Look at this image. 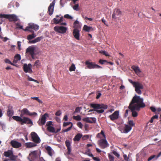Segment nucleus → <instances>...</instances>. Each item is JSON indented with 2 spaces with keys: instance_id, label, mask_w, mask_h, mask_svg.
I'll return each mask as SVG.
<instances>
[{
  "instance_id": "obj_35",
  "label": "nucleus",
  "mask_w": 161,
  "mask_h": 161,
  "mask_svg": "<svg viewBox=\"0 0 161 161\" xmlns=\"http://www.w3.org/2000/svg\"><path fill=\"white\" fill-rule=\"evenodd\" d=\"M46 150L47 151L48 154L52 156V149L51 147L49 146H47L45 147Z\"/></svg>"
},
{
  "instance_id": "obj_34",
  "label": "nucleus",
  "mask_w": 161,
  "mask_h": 161,
  "mask_svg": "<svg viewBox=\"0 0 161 161\" xmlns=\"http://www.w3.org/2000/svg\"><path fill=\"white\" fill-rule=\"evenodd\" d=\"M132 129L131 126L128 125H126L125 127L124 130L125 132L127 133L129 132Z\"/></svg>"
},
{
  "instance_id": "obj_54",
  "label": "nucleus",
  "mask_w": 161,
  "mask_h": 161,
  "mask_svg": "<svg viewBox=\"0 0 161 161\" xmlns=\"http://www.w3.org/2000/svg\"><path fill=\"white\" fill-rule=\"evenodd\" d=\"M77 126L80 128H82L83 125L82 123L80 122H78L77 124Z\"/></svg>"
},
{
  "instance_id": "obj_25",
  "label": "nucleus",
  "mask_w": 161,
  "mask_h": 161,
  "mask_svg": "<svg viewBox=\"0 0 161 161\" xmlns=\"http://www.w3.org/2000/svg\"><path fill=\"white\" fill-rule=\"evenodd\" d=\"M36 144L31 142H27L25 144V146L27 148H30L36 146Z\"/></svg>"
},
{
  "instance_id": "obj_40",
  "label": "nucleus",
  "mask_w": 161,
  "mask_h": 161,
  "mask_svg": "<svg viewBox=\"0 0 161 161\" xmlns=\"http://www.w3.org/2000/svg\"><path fill=\"white\" fill-rule=\"evenodd\" d=\"M72 118L74 119L77 121H80L81 119V117L80 115H78L76 116H73Z\"/></svg>"
},
{
  "instance_id": "obj_9",
  "label": "nucleus",
  "mask_w": 161,
  "mask_h": 161,
  "mask_svg": "<svg viewBox=\"0 0 161 161\" xmlns=\"http://www.w3.org/2000/svg\"><path fill=\"white\" fill-rule=\"evenodd\" d=\"M98 144L102 149H104L108 146L107 141L105 139H101L98 141Z\"/></svg>"
},
{
  "instance_id": "obj_17",
  "label": "nucleus",
  "mask_w": 161,
  "mask_h": 161,
  "mask_svg": "<svg viewBox=\"0 0 161 161\" xmlns=\"http://www.w3.org/2000/svg\"><path fill=\"white\" fill-rule=\"evenodd\" d=\"M80 31L78 29H74L73 30V34L74 37L77 40H80Z\"/></svg>"
},
{
  "instance_id": "obj_55",
  "label": "nucleus",
  "mask_w": 161,
  "mask_h": 161,
  "mask_svg": "<svg viewBox=\"0 0 161 161\" xmlns=\"http://www.w3.org/2000/svg\"><path fill=\"white\" fill-rule=\"evenodd\" d=\"M71 123H72L71 122H64L63 123V125L65 127L69 124H71Z\"/></svg>"
},
{
  "instance_id": "obj_2",
  "label": "nucleus",
  "mask_w": 161,
  "mask_h": 161,
  "mask_svg": "<svg viewBox=\"0 0 161 161\" xmlns=\"http://www.w3.org/2000/svg\"><path fill=\"white\" fill-rule=\"evenodd\" d=\"M40 52L39 49L36 46H32L29 47L26 49L25 54L30 55L32 59H34L36 58L35 55L38 54Z\"/></svg>"
},
{
  "instance_id": "obj_18",
  "label": "nucleus",
  "mask_w": 161,
  "mask_h": 161,
  "mask_svg": "<svg viewBox=\"0 0 161 161\" xmlns=\"http://www.w3.org/2000/svg\"><path fill=\"white\" fill-rule=\"evenodd\" d=\"M54 4L55 2L53 1L50 3L48 8L47 13L50 15H52L53 13Z\"/></svg>"
},
{
  "instance_id": "obj_44",
  "label": "nucleus",
  "mask_w": 161,
  "mask_h": 161,
  "mask_svg": "<svg viewBox=\"0 0 161 161\" xmlns=\"http://www.w3.org/2000/svg\"><path fill=\"white\" fill-rule=\"evenodd\" d=\"M99 53H102L104 55H105L106 56H109V55L108 54V52H106L105 51H101L99 52Z\"/></svg>"
},
{
  "instance_id": "obj_29",
  "label": "nucleus",
  "mask_w": 161,
  "mask_h": 161,
  "mask_svg": "<svg viewBox=\"0 0 161 161\" xmlns=\"http://www.w3.org/2000/svg\"><path fill=\"white\" fill-rule=\"evenodd\" d=\"M13 151L10 150H8L7 151L4 152L3 154L6 157H9L13 154Z\"/></svg>"
},
{
  "instance_id": "obj_19",
  "label": "nucleus",
  "mask_w": 161,
  "mask_h": 161,
  "mask_svg": "<svg viewBox=\"0 0 161 161\" xmlns=\"http://www.w3.org/2000/svg\"><path fill=\"white\" fill-rule=\"evenodd\" d=\"M83 120L87 123H95L96 121V118L94 117H92L89 118V117H86V118H83Z\"/></svg>"
},
{
  "instance_id": "obj_4",
  "label": "nucleus",
  "mask_w": 161,
  "mask_h": 161,
  "mask_svg": "<svg viewBox=\"0 0 161 161\" xmlns=\"http://www.w3.org/2000/svg\"><path fill=\"white\" fill-rule=\"evenodd\" d=\"M39 25L34 24V23L29 24L26 27L25 29H24V31H28L29 32L31 31H37L39 29Z\"/></svg>"
},
{
  "instance_id": "obj_30",
  "label": "nucleus",
  "mask_w": 161,
  "mask_h": 161,
  "mask_svg": "<svg viewBox=\"0 0 161 161\" xmlns=\"http://www.w3.org/2000/svg\"><path fill=\"white\" fill-rule=\"evenodd\" d=\"M83 30L85 31L89 32L90 31L93 30V29L92 27L86 25H85L83 27Z\"/></svg>"
},
{
  "instance_id": "obj_10",
  "label": "nucleus",
  "mask_w": 161,
  "mask_h": 161,
  "mask_svg": "<svg viewBox=\"0 0 161 161\" xmlns=\"http://www.w3.org/2000/svg\"><path fill=\"white\" fill-rule=\"evenodd\" d=\"M134 87H135V91L138 94H141L142 93L141 89L143 88V86L142 84L137 82Z\"/></svg>"
},
{
  "instance_id": "obj_16",
  "label": "nucleus",
  "mask_w": 161,
  "mask_h": 161,
  "mask_svg": "<svg viewBox=\"0 0 161 161\" xmlns=\"http://www.w3.org/2000/svg\"><path fill=\"white\" fill-rule=\"evenodd\" d=\"M119 111H115L112 114L109 116V118L112 121L117 119L119 118Z\"/></svg>"
},
{
  "instance_id": "obj_56",
  "label": "nucleus",
  "mask_w": 161,
  "mask_h": 161,
  "mask_svg": "<svg viewBox=\"0 0 161 161\" xmlns=\"http://www.w3.org/2000/svg\"><path fill=\"white\" fill-rule=\"evenodd\" d=\"M128 123L129 125L131 126L132 127L134 125V124L133 123V122L132 120H129L128 122Z\"/></svg>"
},
{
  "instance_id": "obj_32",
  "label": "nucleus",
  "mask_w": 161,
  "mask_h": 161,
  "mask_svg": "<svg viewBox=\"0 0 161 161\" xmlns=\"http://www.w3.org/2000/svg\"><path fill=\"white\" fill-rule=\"evenodd\" d=\"M82 135L80 133H78L76 135L74 138L73 139L74 141H79L81 137H82Z\"/></svg>"
},
{
  "instance_id": "obj_7",
  "label": "nucleus",
  "mask_w": 161,
  "mask_h": 161,
  "mask_svg": "<svg viewBox=\"0 0 161 161\" xmlns=\"http://www.w3.org/2000/svg\"><path fill=\"white\" fill-rule=\"evenodd\" d=\"M67 29L66 27L63 26H55L54 27V30L55 31L61 34L66 33Z\"/></svg>"
},
{
  "instance_id": "obj_48",
  "label": "nucleus",
  "mask_w": 161,
  "mask_h": 161,
  "mask_svg": "<svg viewBox=\"0 0 161 161\" xmlns=\"http://www.w3.org/2000/svg\"><path fill=\"white\" fill-rule=\"evenodd\" d=\"M64 18H65L68 19H73V18L70 15H69L68 14H65L64 16Z\"/></svg>"
},
{
  "instance_id": "obj_8",
  "label": "nucleus",
  "mask_w": 161,
  "mask_h": 161,
  "mask_svg": "<svg viewBox=\"0 0 161 161\" xmlns=\"http://www.w3.org/2000/svg\"><path fill=\"white\" fill-rule=\"evenodd\" d=\"M32 141L36 144L40 142L41 140L37 134L35 132H32L31 134Z\"/></svg>"
},
{
  "instance_id": "obj_22",
  "label": "nucleus",
  "mask_w": 161,
  "mask_h": 161,
  "mask_svg": "<svg viewBox=\"0 0 161 161\" xmlns=\"http://www.w3.org/2000/svg\"><path fill=\"white\" fill-rule=\"evenodd\" d=\"M131 68L134 70L136 74L138 76H141V71L138 66L133 65L131 66Z\"/></svg>"
},
{
  "instance_id": "obj_47",
  "label": "nucleus",
  "mask_w": 161,
  "mask_h": 161,
  "mask_svg": "<svg viewBox=\"0 0 161 161\" xmlns=\"http://www.w3.org/2000/svg\"><path fill=\"white\" fill-rule=\"evenodd\" d=\"M15 58L16 61L20 60L21 59V57L19 54H17L15 56Z\"/></svg>"
},
{
  "instance_id": "obj_60",
  "label": "nucleus",
  "mask_w": 161,
  "mask_h": 161,
  "mask_svg": "<svg viewBox=\"0 0 161 161\" xmlns=\"http://www.w3.org/2000/svg\"><path fill=\"white\" fill-rule=\"evenodd\" d=\"M52 122L51 121L48 122L46 124V126L48 127V126H51L52 125Z\"/></svg>"
},
{
  "instance_id": "obj_24",
  "label": "nucleus",
  "mask_w": 161,
  "mask_h": 161,
  "mask_svg": "<svg viewBox=\"0 0 161 161\" xmlns=\"http://www.w3.org/2000/svg\"><path fill=\"white\" fill-rule=\"evenodd\" d=\"M161 155V151L157 155H152L147 160L149 161L152 159H153L154 160H157L158 157Z\"/></svg>"
},
{
  "instance_id": "obj_43",
  "label": "nucleus",
  "mask_w": 161,
  "mask_h": 161,
  "mask_svg": "<svg viewBox=\"0 0 161 161\" xmlns=\"http://www.w3.org/2000/svg\"><path fill=\"white\" fill-rule=\"evenodd\" d=\"M107 61L105 60L100 59L99 61V63L101 64H103L105 63H107Z\"/></svg>"
},
{
  "instance_id": "obj_42",
  "label": "nucleus",
  "mask_w": 161,
  "mask_h": 161,
  "mask_svg": "<svg viewBox=\"0 0 161 161\" xmlns=\"http://www.w3.org/2000/svg\"><path fill=\"white\" fill-rule=\"evenodd\" d=\"M53 23L55 24H57L60 23L59 19L56 18H54L53 19Z\"/></svg>"
},
{
  "instance_id": "obj_13",
  "label": "nucleus",
  "mask_w": 161,
  "mask_h": 161,
  "mask_svg": "<svg viewBox=\"0 0 161 161\" xmlns=\"http://www.w3.org/2000/svg\"><path fill=\"white\" fill-rule=\"evenodd\" d=\"M31 67L32 65L31 64H25L23 66L24 71L25 73H31L32 72Z\"/></svg>"
},
{
  "instance_id": "obj_58",
  "label": "nucleus",
  "mask_w": 161,
  "mask_h": 161,
  "mask_svg": "<svg viewBox=\"0 0 161 161\" xmlns=\"http://www.w3.org/2000/svg\"><path fill=\"white\" fill-rule=\"evenodd\" d=\"M80 108L79 107H77L75 108V109L74 112V114H75V113H78L79 112H80Z\"/></svg>"
},
{
  "instance_id": "obj_52",
  "label": "nucleus",
  "mask_w": 161,
  "mask_h": 161,
  "mask_svg": "<svg viewBox=\"0 0 161 161\" xmlns=\"http://www.w3.org/2000/svg\"><path fill=\"white\" fill-rule=\"evenodd\" d=\"M113 153L117 158H119L120 156L119 154L116 151L113 150L112 151Z\"/></svg>"
},
{
  "instance_id": "obj_26",
  "label": "nucleus",
  "mask_w": 161,
  "mask_h": 161,
  "mask_svg": "<svg viewBox=\"0 0 161 161\" xmlns=\"http://www.w3.org/2000/svg\"><path fill=\"white\" fill-rule=\"evenodd\" d=\"M14 114V111L11 107H9L8 108L7 111V115L9 117H11Z\"/></svg>"
},
{
  "instance_id": "obj_6",
  "label": "nucleus",
  "mask_w": 161,
  "mask_h": 161,
  "mask_svg": "<svg viewBox=\"0 0 161 161\" xmlns=\"http://www.w3.org/2000/svg\"><path fill=\"white\" fill-rule=\"evenodd\" d=\"M85 64L87 65V67L88 69L102 68V67L96 64L95 63L90 62L88 60L86 61Z\"/></svg>"
},
{
  "instance_id": "obj_64",
  "label": "nucleus",
  "mask_w": 161,
  "mask_h": 161,
  "mask_svg": "<svg viewBox=\"0 0 161 161\" xmlns=\"http://www.w3.org/2000/svg\"><path fill=\"white\" fill-rule=\"evenodd\" d=\"M61 114V111L60 110H58L56 113L55 115L56 116H60Z\"/></svg>"
},
{
  "instance_id": "obj_57",
  "label": "nucleus",
  "mask_w": 161,
  "mask_h": 161,
  "mask_svg": "<svg viewBox=\"0 0 161 161\" xmlns=\"http://www.w3.org/2000/svg\"><path fill=\"white\" fill-rule=\"evenodd\" d=\"M123 157L125 160V161H128L129 159V157H128L126 155L124 154L123 155Z\"/></svg>"
},
{
  "instance_id": "obj_39",
  "label": "nucleus",
  "mask_w": 161,
  "mask_h": 161,
  "mask_svg": "<svg viewBox=\"0 0 161 161\" xmlns=\"http://www.w3.org/2000/svg\"><path fill=\"white\" fill-rule=\"evenodd\" d=\"M13 119L15 120L16 121L18 122H20L21 123L22 120V118L19 116H14L12 117Z\"/></svg>"
},
{
  "instance_id": "obj_63",
  "label": "nucleus",
  "mask_w": 161,
  "mask_h": 161,
  "mask_svg": "<svg viewBox=\"0 0 161 161\" xmlns=\"http://www.w3.org/2000/svg\"><path fill=\"white\" fill-rule=\"evenodd\" d=\"M89 138V136L88 135H86L83 136L82 137V139L84 140H86Z\"/></svg>"
},
{
  "instance_id": "obj_33",
  "label": "nucleus",
  "mask_w": 161,
  "mask_h": 161,
  "mask_svg": "<svg viewBox=\"0 0 161 161\" xmlns=\"http://www.w3.org/2000/svg\"><path fill=\"white\" fill-rule=\"evenodd\" d=\"M73 28L74 29H78V30L80 28V26L79 24V22L76 20L73 24Z\"/></svg>"
},
{
  "instance_id": "obj_50",
  "label": "nucleus",
  "mask_w": 161,
  "mask_h": 161,
  "mask_svg": "<svg viewBox=\"0 0 161 161\" xmlns=\"http://www.w3.org/2000/svg\"><path fill=\"white\" fill-rule=\"evenodd\" d=\"M72 126H73V124L71 123V125L67 129H65V130H63V132H68V131H69L70 130H71V129L72 127Z\"/></svg>"
},
{
  "instance_id": "obj_1",
  "label": "nucleus",
  "mask_w": 161,
  "mask_h": 161,
  "mask_svg": "<svg viewBox=\"0 0 161 161\" xmlns=\"http://www.w3.org/2000/svg\"><path fill=\"white\" fill-rule=\"evenodd\" d=\"M143 101H131L128 108L132 112V117H135L138 116V113L141 108L145 107V104Z\"/></svg>"
},
{
  "instance_id": "obj_59",
  "label": "nucleus",
  "mask_w": 161,
  "mask_h": 161,
  "mask_svg": "<svg viewBox=\"0 0 161 161\" xmlns=\"http://www.w3.org/2000/svg\"><path fill=\"white\" fill-rule=\"evenodd\" d=\"M130 109H127L126 110L125 113V117H126L128 116V113L130 111Z\"/></svg>"
},
{
  "instance_id": "obj_45",
  "label": "nucleus",
  "mask_w": 161,
  "mask_h": 161,
  "mask_svg": "<svg viewBox=\"0 0 161 161\" xmlns=\"http://www.w3.org/2000/svg\"><path fill=\"white\" fill-rule=\"evenodd\" d=\"M109 159L110 161H114V157L109 154H108Z\"/></svg>"
},
{
  "instance_id": "obj_11",
  "label": "nucleus",
  "mask_w": 161,
  "mask_h": 161,
  "mask_svg": "<svg viewBox=\"0 0 161 161\" xmlns=\"http://www.w3.org/2000/svg\"><path fill=\"white\" fill-rule=\"evenodd\" d=\"M48 117V114L47 113H45L44 115H42L41 118H40L39 121H38V123L39 125H44L46 122V117Z\"/></svg>"
},
{
  "instance_id": "obj_12",
  "label": "nucleus",
  "mask_w": 161,
  "mask_h": 161,
  "mask_svg": "<svg viewBox=\"0 0 161 161\" xmlns=\"http://www.w3.org/2000/svg\"><path fill=\"white\" fill-rule=\"evenodd\" d=\"M28 115L30 116L35 115L36 116L37 115V113L35 112H33V113H31L27 108H24L21 110L20 116H22V115Z\"/></svg>"
},
{
  "instance_id": "obj_36",
  "label": "nucleus",
  "mask_w": 161,
  "mask_h": 161,
  "mask_svg": "<svg viewBox=\"0 0 161 161\" xmlns=\"http://www.w3.org/2000/svg\"><path fill=\"white\" fill-rule=\"evenodd\" d=\"M17 156H15L14 155L13 153V155H12L8 158L9 161H16V159L17 158Z\"/></svg>"
},
{
  "instance_id": "obj_51",
  "label": "nucleus",
  "mask_w": 161,
  "mask_h": 161,
  "mask_svg": "<svg viewBox=\"0 0 161 161\" xmlns=\"http://www.w3.org/2000/svg\"><path fill=\"white\" fill-rule=\"evenodd\" d=\"M4 62L5 63L8 64H10L12 65H14V64L12 63L9 59L6 58L4 60Z\"/></svg>"
},
{
  "instance_id": "obj_41",
  "label": "nucleus",
  "mask_w": 161,
  "mask_h": 161,
  "mask_svg": "<svg viewBox=\"0 0 161 161\" xmlns=\"http://www.w3.org/2000/svg\"><path fill=\"white\" fill-rule=\"evenodd\" d=\"M75 67L74 64H72L69 68V70L70 71H75Z\"/></svg>"
},
{
  "instance_id": "obj_37",
  "label": "nucleus",
  "mask_w": 161,
  "mask_h": 161,
  "mask_svg": "<svg viewBox=\"0 0 161 161\" xmlns=\"http://www.w3.org/2000/svg\"><path fill=\"white\" fill-rule=\"evenodd\" d=\"M103 136V137L105 138H106L105 135L104 134V132L103 130H102L100 133H98L97 135V137L99 138H101L102 137V136Z\"/></svg>"
},
{
  "instance_id": "obj_46",
  "label": "nucleus",
  "mask_w": 161,
  "mask_h": 161,
  "mask_svg": "<svg viewBox=\"0 0 161 161\" xmlns=\"http://www.w3.org/2000/svg\"><path fill=\"white\" fill-rule=\"evenodd\" d=\"M28 80L30 81H34L37 83H38L39 82L38 81L36 80H34L33 79H32V78L29 77V76H28Z\"/></svg>"
},
{
  "instance_id": "obj_5",
  "label": "nucleus",
  "mask_w": 161,
  "mask_h": 161,
  "mask_svg": "<svg viewBox=\"0 0 161 161\" xmlns=\"http://www.w3.org/2000/svg\"><path fill=\"white\" fill-rule=\"evenodd\" d=\"M0 18H4L8 19L10 21H16L18 20L17 17L14 14H0Z\"/></svg>"
},
{
  "instance_id": "obj_53",
  "label": "nucleus",
  "mask_w": 161,
  "mask_h": 161,
  "mask_svg": "<svg viewBox=\"0 0 161 161\" xmlns=\"http://www.w3.org/2000/svg\"><path fill=\"white\" fill-rule=\"evenodd\" d=\"M16 28L23 29V26L22 25H21L19 23H16Z\"/></svg>"
},
{
  "instance_id": "obj_28",
  "label": "nucleus",
  "mask_w": 161,
  "mask_h": 161,
  "mask_svg": "<svg viewBox=\"0 0 161 161\" xmlns=\"http://www.w3.org/2000/svg\"><path fill=\"white\" fill-rule=\"evenodd\" d=\"M66 146L68 149V153L69 154L71 152L70 143L69 141L66 140L65 142Z\"/></svg>"
},
{
  "instance_id": "obj_38",
  "label": "nucleus",
  "mask_w": 161,
  "mask_h": 161,
  "mask_svg": "<svg viewBox=\"0 0 161 161\" xmlns=\"http://www.w3.org/2000/svg\"><path fill=\"white\" fill-rule=\"evenodd\" d=\"M143 99L136 95L133 97L131 101H143Z\"/></svg>"
},
{
  "instance_id": "obj_62",
  "label": "nucleus",
  "mask_w": 161,
  "mask_h": 161,
  "mask_svg": "<svg viewBox=\"0 0 161 161\" xmlns=\"http://www.w3.org/2000/svg\"><path fill=\"white\" fill-rule=\"evenodd\" d=\"M129 82L132 84L133 86L135 85V84H136L137 82H134L133 81L131 80L130 79H129Z\"/></svg>"
},
{
  "instance_id": "obj_31",
  "label": "nucleus",
  "mask_w": 161,
  "mask_h": 161,
  "mask_svg": "<svg viewBox=\"0 0 161 161\" xmlns=\"http://www.w3.org/2000/svg\"><path fill=\"white\" fill-rule=\"evenodd\" d=\"M32 33V34L29 35L27 36V39L30 40L34 38L36 36V35L35 34L34 31H31L30 32Z\"/></svg>"
},
{
  "instance_id": "obj_61",
  "label": "nucleus",
  "mask_w": 161,
  "mask_h": 161,
  "mask_svg": "<svg viewBox=\"0 0 161 161\" xmlns=\"http://www.w3.org/2000/svg\"><path fill=\"white\" fill-rule=\"evenodd\" d=\"M93 159L96 161H100V159L98 157H93Z\"/></svg>"
},
{
  "instance_id": "obj_15",
  "label": "nucleus",
  "mask_w": 161,
  "mask_h": 161,
  "mask_svg": "<svg viewBox=\"0 0 161 161\" xmlns=\"http://www.w3.org/2000/svg\"><path fill=\"white\" fill-rule=\"evenodd\" d=\"M47 130L49 132L57 133L59 132L61 130L60 127L57 129H55L54 127L52 126H48L47 128Z\"/></svg>"
},
{
  "instance_id": "obj_49",
  "label": "nucleus",
  "mask_w": 161,
  "mask_h": 161,
  "mask_svg": "<svg viewBox=\"0 0 161 161\" xmlns=\"http://www.w3.org/2000/svg\"><path fill=\"white\" fill-rule=\"evenodd\" d=\"M79 6L78 4H75L73 6V8L74 10L76 11H78L79 10Z\"/></svg>"
},
{
  "instance_id": "obj_20",
  "label": "nucleus",
  "mask_w": 161,
  "mask_h": 161,
  "mask_svg": "<svg viewBox=\"0 0 161 161\" xmlns=\"http://www.w3.org/2000/svg\"><path fill=\"white\" fill-rule=\"evenodd\" d=\"M121 14V12L120 10L119 9L116 8L114 10L112 17L113 18L116 19L117 18V16L120 15Z\"/></svg>"
},
{
  "instance_id": "obj_21",
  "label": "nucleus",
  "mask_w": 161,
  "mask_h": 161,
  "mask_svg": "<svg viewBox=\"0 0 161 161\" xmlns=\"http://www.w3.org/2000/svg\"><path fill=\"white\" fill-rule=\"evenodd\" d=\"M10 144L12 147L15 148H18L21 146L20 143L14 140L10 142Z\"/></svg>"
},
{
  "instance_id": "obj_23",
  "label": "nucleus",
  "mask_w": 161,
  "mask_h": 161,
  "mask_svg": "<svg viewBox=\"0 0 161 161\" xmlns=\"http://www.w3.org/2000/svg\"><path fill=\"white\" fill-rule=\"evenodd\" d=\"M28 157L29 158H31L33 160H35L37 157L36 151H34L30 153Z\"/></svg>"
},
{
  "instance_id": "obj_14",
  "label": "nucleus",
  "mask_w": 161,
  "mask_h": 161,
  "mask_svg": "<svg viewBox=\"0 0 161 161\" xmlns=\"http://www.w3.org/2000/svg\"><path fill=\"white\" fill-rule=\"evenodd\" d=\"M21 125H23L24 124L33 125V122L32 120L29 118L24 117L22 118Z\"/></svg>"
},
{
  "instance_id": "obj_27",
  "label": "nucleus",
  "mask_w": 161,
  "mask_h": 161,
  "mask_svg": "<svg viewBox=\"0 0 161 161\" xmlns=\"http://www.w3.org/2000/svg\"><path fill=\"white\" fill-rule=\"evenodd\" d=\"M42 38L43 37L42 36L37 37L33 40L30 41L29 43H35L37 42H40Z\"/></svg>"
},
{
  "instance_id": "obj_3",
  "label": "nucleus",
  "mask_w": 161,
  "mask_h": 161,
  "mask_svg": "<svg viewBox=\"0 0 161 161\" xmlns=\"http://www.w3.org/2000/svg\"><path fill=\"white\" fill-rule=\"evenodd\" d=\"M91 106L94 109L90 110L89 111H95L98 114L103 113L104 112V109L108 108L107 105L103 104H91Z\"/></svg>"
}]
</instances>
